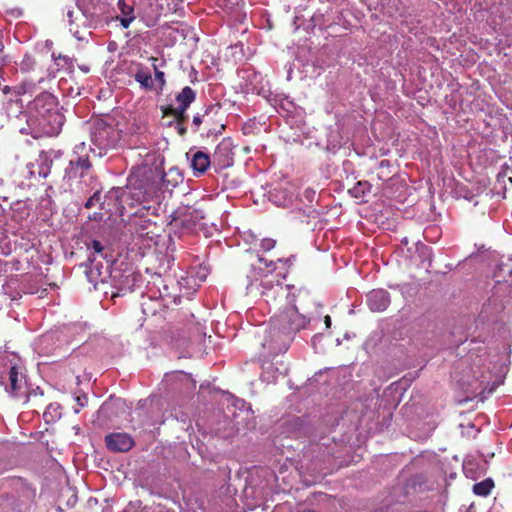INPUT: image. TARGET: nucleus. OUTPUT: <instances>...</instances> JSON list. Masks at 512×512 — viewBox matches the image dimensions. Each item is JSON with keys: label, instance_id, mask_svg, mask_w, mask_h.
<instances>
[{"label": "nucleus", "instance_id": "a878e982", "mask_svg": "<svg viewBox=\"0 0 512 512\" xmlns=\"http://www.w3.org/2000/svg\"><path fill=\"white\" fill-rule=\"evenodd\" d=\"M33 67V60L30 57H26L21 63L22 70H30Z\"/></svg>", "mask_w": 512, "mask_h": 512}, {"label": "nucleus", "instance_id": "412c9836", "mask_svg": "<svg viewBox=\"0 0 512 512\" xmlns=\"http://www.w3.org/2000/svg\"><path fill=\"white\" fill-rule=\"evenodd\" d=\"M193 280H194V269L191 270L190 272H188L186 277H181L178 280V285L180 287L187 289L188 293L190 291L194 292V291H196V289L191 288V286L193 285Z\"/></svg>", "mask_w": 512, "mask_h": 512}, {"label": "nucleus", "instance_id": "58836bf2", "mask_svg": "<svg viewBox=\"0 0 512 512\" xmlns=\"http://www.w3.org/2000/svg\"><path fill=\"white\" fill-rule=\"evenodd\" d=\"M240 404H241V407H242V408H244V407H245V402H243V401H242V402H240Z\"/></svg>", "mask_w": 512, "mask_h": 512}, {"label": "nucleus", "instance_id": "f03ea898", "mask_svg": "<svg viewBox=\"0 0 512 512\" xmlns=\"http://www.w3.org/2000/svg\"><path fill=\"white\" fill-rule=\"evenodd\" d=\"M26 122L35 133L57 135L64 122L59 112L56 97L49 92H42L31 101L26 109Z\"/></svg>", "mask_w": 512, "mask_h": 512}, {"label": "nucleus", "instance_id": "423d86ee", "mask_svg": "<svg viewBox=\"0 0 512 512\" xmlns=\"http://www.w3.org/2000/svg\"><path fill=\"white\" fill-rule=\"evenodd\" d=\"M69 22V30L78 40H86L90 35L88 29L91 27V21L88 16L81 10H68L66 14Z\"/></svg>", "mask_w": 512, "mask_h": 512}, {"label": "nucleus", "instance_id": "f257e3e1", "mask_svg": "<svg viewBox=\"0 0 512 512\" xmlns=\"http://www.w3.org/2000/svg\"><path fill=\"white\" fill-rule=\"evenodd\" d=\"M262 296L265 297L267 304L270 303V298L279 302L287 301V306L271 318L272 330L276 332L277 340L275 345L272 339L269 343L274 351L285 352L289 347L292 334L305 328L310 319L298 312L297 307L292 303L294 298L289 299L288 288L279 283L271 286L268 291H263Z\"/></svg>", "mask_w": 512, "mask_h": 512}, {"label": "nucleus", "instance_id": "39448f33", "mask_svg": "<svg viewBox=\"0 0 512 512\" xmlns=\"http://www.w3.org/2000/svg\"><path fill=\"white\" fill-rule=\"evenodd\" d=\"M119 138V131L103 121L96 122L91 131V140L100 149L115 147Z\"/></svg>", "mask_w": 512, "mask_h": 512}, {"label": "nucleus", "instance_id": "9d476101", "mask_svg": "<svg viewBox=\"0 0 512 512\" xmlns=\"http://www.w3.org/2000/svg\"><path fill=\"white\" fill-rule=\"evenodd\" d=\"M52 165L51 154L47 152H41L34 163L27 165L29 174L31 176L38 175L41 178H45L50 173Z\"/></svg>", "mask_w": 512, "mask_h": 512}, {"label": "nucleus", "instance_id": "1a4fd4ad", "mask_svg": "<svg viewBox=\"0 0 512 512\" xmlns=\"http://www.w3.org/2000/svg\"><path fill=\"white\" fill-rule=\"evenodd\" d=\"M107 447L115 452H126L130 450L134 441L127 433H112L105 438Z\"/></svg>", "mask_w": 512, "mask_h": 512}, {"label": "nucleus", "instance_id": "6ab92c4d", "mask_svg": "<svg viewBox=\"0 0 512 512\" xmlns=\"http://www.w3.org/2000/svg\"><path fill=\"white\" fill-rule=\"evenodd\" d=\"M278 374H280L278 369H275L272 364H269L264 368L261 378L264 382L271 383L277 379Z\"/></svg>", "mask_w": 512, "mask_h": 512}, {"label": "nucleus", "instance_id": "aec40b11", "mask_svg": "<svg viewBox=\"0 0 512 512\" xmlns=\"http://www.w3.org/2000/svg\"><path fill=\"white\" fill-rule=\"evenodd\" d=\"M207 275L208 270L205 267H200L198 271H194V280L191 288L197 289L201 285V283L205 281Z\"/></svg>", "mask_w": 512, "mask_h": 512}, {"label": "nucleus", "instance_id": "4be33fe9", "mask_svg": "<svg viewBox=\"0 0 512 512\" xmlns=\"http://www.w3.org/2000/svg\"><path fill=\"white\" fill-rule=\"evenodd\" d=\"M272 329H273V326L271 323H270L269 331H267V329H264V332H266L267 335L265 336V339H264V342L262 343V345H263V347L268 348L271 351V353L277 354L278 352L274 351L272 349V347L269 346L271 339L273 340L274 344L276 343V340H277V336H276L277 334Z\"/></svg>", "mask_w": 512, "mask_h": 512}, {"label": "nucleus", "instance_id": "4c0bfd02", "mask_svg": "<svg viewBox=\"0 0 512 512\" xmlns=\"http://www.w3.org/2000/svg\"><path fill=\"white\" fill-rule=\"evenodd\" d=\"M267 283H268V281H262V282H261V285H262V286H266V284H267Z\"/></svg>", "mask_w": 512, "mask_h": 512}, {"label": "nucleus", "instance_id": "473e14b6", "mask_svg": "<svg viewBox=\"0 0 512 512\" xmlns=\"http://www.w3.org/2000/svg\"><path fill=\"white\" fill-rule=\"evenodd\" d=\"M177 121H178L179 123H181V122H182V121H179V120H177ZM184 132H185V128H184V127H182V125H181V124H179V133H180V134H184Z\"/></svg>", "mask_w": 512, "mask_h": 512}, {"label": "nucleus", "instance_id": "dca6fc26", "mask_svg": "<svg viewBox=\"0 0 512 512\" xmlns=\"http://www.w3.org/2000/svg\"><path fill=\"white\" fill-rule=\"evenodd\" d=\"M493 487V481L491 479H485L484 481L476 483L473 486V492L479 496H487Z\"/></svg>", "mask_w": 512, "mask_h": 512}, {"label": "nucleus", "instance_id": "bb28decb", "mask_svg": "<svg viewBox=\"0 0 512 512\" xmlns=\"http://www.w3.org/2000/svg\"><path fill=\"white\" fill-rule=\"evenodd\" d=\"M91 248L97 254H101L103 251V246L101 245V243L99 241H96V240H94L92 242Z\"/></svg>", "mask_w": 512, "mask_h": 512}, {"label": "nucleus", "instance_id": "7ed1b4c3", "mask_svg": "<svg viewBox=\"0 0 512 512\" xmlns=\"http://www.w3.org/2000/svg\"><path fill=\"white\" fill-rule=\"evenodd\" d=\"M20 369V359L15 354L0 352V385L12 397L26 395V378Z\"/></svg>", "mask_w": 512, "mask_h": 512}, {"label": "nucleus", "instance_id": "4468645a", "mask_svg": "<svg viewBox=\"0 0 512 512\" xmlns=\"http://www.w3.org/2000/svg\"><path fill=\"white\" fill-rule=\"evenodd\" d=\"M214 161H217L221 167H228L232 164L230 143L222 141L215 149L213 155Z\"/></svg>", "mask_w": 512, "mask_h": 512}, {"label": "nucleus", "instance_id": "2f4dec72", "mask_svg": "<svg viewBox=\"0 0 512 512\" xmlns=\"http://www.w3.org/2000/svg\"><path fill=\"white\" fill-rule=\"evenodd\" d=\"M32 84L29 83V82H25L23 85H22V88H23V91L24 93H26L28 90H29V87L31 86Z\"/></svg>", "mask_w": 512, "mask_h": 512}, {"label": "nucleus", "instance_id": "c756f323", "mask_svg": "<svg viewBox=\"0 0 512 512\" xmlns=\"http://www.w3.org/2000/svg\"><path fill=\"white\" fill-rule=\"evenodd\" d=\"M76 400H77L78 404H79L81 407H83V406L86 404V397H85V396H83V397H80V396H79V397H77V399H76Z\"/></svg>", "mask_w": 512, "mask_h": 512}, {"label": "nucleus", "instance_id": "0eeeda50", "mask_svg": "<svg viewBox=\"0 0 512 512\" xmlns=\"http://www.w3.org/2000/svg\"><path fill=\"white\" fill-rule=\"evenodd\" d=\"M195 97V92L191 87H184L176 97V102L178 105L176 107H167L164 110V114L171 115L179 121L184 120L185 112L189 105L195 100Z\"/></svg>", "mask_w": 512, "mask_h": 512}, {"label": "nucleus", "instance_id": "7c9ffc66", "mask_svg": "<svg viewBox=\"0 0 512 512\" xmlns=\"http://www.w3.org/2000/svg\"><path fill=\"white\" fill-rule=\"evenodd\" d=\"M324 322H325V325L327 328H330L331 326V318L329 315H326L325 318H324Z\"/></svg>", "mask_w": 512, "mask_h": 512}, {"label": "nucleus", "instance_id": "20e7f679", "mask_svg": "<svg viewBox=\"0 0 512 512\" xmlns=\"http://www.w3.org/2000/svg\"><path fill=\"white\" fill-rule=\"evenodd\" d=\"M130 191L125 192L121 188L112 189L108 197L109 198H121V203L125 202L124 198H131L136 203H143L149 199L157 198L158 195V183H148L147 181H141L138 186L135 185L134 180L129 179Z\"/></svg>", "mask_w": 512, "mask_h": 512}, {"label": "nucleus", "instance_id": "f3484780", "mask_svg": "<svg viewBox=\"0 0 512 512\" xmlns=\"http://www.w3.org/2000/svg\"><path fill=\"white\" fill-rule=\"evenodd\" d=\"M135 80L145 89H151L153 87L154 80L150 73L145 70H138L135 74Z\"/></svg>", "mask_w": 512, "mask_h": 512}, {"label": "nucleus", "instance_id": "cd10ccee", "mask_svg": "<svg viewBox=\"0 0 512 512\" xmlns=\"http://www.w3.org/2000/svg\"><path fill=\"white\" fill-rule=\"evenodd\" d=\"M100 197H99V194L98 193H95L92 197H90L87 202L85 203V206L87 208H90L92 207L95 202L99 201Z\"/></svg>", "mask_w": 512, "mask_h": 512}, {"label": "nucleus", "instance_id": "5701e85b", "mask_svg": "<svg viewBox=\"0 0 512 512\" xmlns=\"http://www.w3.org/2000/svg\"><path fill=\"white\" fill-rule=\"evenodd\" d=\"M370 185L367 182H358V184L350 190L353 196L359 197L369 191Z\"/></svg>", "mask_w": 512, "mask_h": 512}, {"label": "nucleus", "instance_id": "6e6552de", "mask_svg": "<svg viewBox=\"0 0 512 512\" xmlns=\"http://www.w3.org/2000/svg\"><path fill=\"white\" fill-rule=\"evenodd\" d=\"M187 159L190 161L194 175L204 174L210 167L211 160L207 153L200 150H190L186 153Z\"/></svg>", "mask_w": 512, "mask_h": 512}, {"label": "nucleus", "instance_id": "f704fd0d", "mask_svg": "<svg viewBox=\"0 0 512 512\" xmlns=\"http://www.w3.org/2000/svg\"><path fill=\"white\" fill-rule=\"evenodd\" d=\"M58 60H63V61H67L66 57H61V56H58V58L55 59V61H58ZM56 65H59L58 62H56Z\"/></svg>", "mask_w": 512, "mask_h": 512}, {"label": "nucleus", "instance_id": "ddd939ff", "mask_svg": "<svg viewBox=\"0 0 512 512\" xmlns=\"http://www.w3.org/2000/svg\"><path fill=\"white\" fill-rule=\"evenodd\" d=\"M134 0H118L117 6L121 14L117 18L124 28H128L135 20Z\"/></svg>", "mask_w": 512, "mask_h": 512}, {"label": "nucleus", "instance_id": "a19ab883", "mask_svg": "<svg viewBox=\"0 0 512 512\" xmlns=\"http://www.w3.org/2000/svg\"><path fill=\"white\" fill-rule=\"evenodd\" d=\"M305 512H314V511H312V510H307V511H305Z\"/></svg>", "mask_w": 512, "mask_h": 512}, {"label": "nucleus", "instance_id": "393cba45", "mask_svg": "<svg viewBox=\"0 0 512 512\" xmlns=\"http://www.w3.org/2000/svg\"><path fill=\"white\" fill-rule=\"evenodd\" d=\"M275 243H276V242H275V240L267 238V239H262V240H261V244H260V246H261V248H262L264 251H269V250H271L272 248H274Z\"/></svg>", "mask_w": 512, "mask_h": 512}, {"label": "nucleus", "instance_id": "c85d7f7f", "mask_svg": "<svg viewBox=\"0 0 512 512\" xmlns=\"http://www.w3.org/2000/svg\"><path fill=\"white\" fill-rule=\"evenodd\" d=\"M207 114V110L205 111V114L204 115H195L194 118H193V125L198 128L200 126V124L203 122V118L205 117V115Z\"/></svg>", "mask_w": 512, "mask_h": 512}, {"label": "nucleus", "instance_id": "f8f14e48", "mask_svg": "<svg viewBox=\"0 0 512 512\" xmlns=\"http://www.w3.org/2000/svg\"><path fill=\"white\" fill-rule=\"evenodd\" d=\"M367 303L372 311H384L390 303V297L383 289L373 290L367 295Z\"/></svg>", "mask_w": 512, "mask_h": 512}, {"label": "nucleus", "instance_id": "a211bd4d", "mask_svg": "<svg viewBox=\"0 0 512 512\" xmlns=\"http://www.w3.org/2000/svg\"><path fill=\"white\" fill-rule=\"evenodd\" d=\"M59 409L60 407L58 404H50L43 415L46 422L55 421L56 419L60 418L61 412Z\"/></svg>", "mask_w": 512, "mask_h": 512}, {"label": "nucleus", "instance_id": "e433bc0d", "mask_svg": "<svg viewBox=\"0 0 512 512\" xmlns=\"http://www.w3.org/2000/svg\"><path fill=\"white\" fill-rule=\"evenodd\" d=\"M81 69H82L85 73H87V72L89 71V69H88L87 67H81Z\"/></svg>", "mask_w": 512, "mask_h": 512}, {"label": "nucleus", "instance_id": "2eb2a0df", "mask_svg": "<svg viewBox=\"0 0 512 512\" xmlns=\"http://www.w3.org/2000/svg\"><path fill=\"white\" fill-rule=\"evenodd\" d=\"M100 264L96 262V258L90 259V265L86 270V275L89 282L93 283L96 287L99 282L104 283L107 278V271L103 272Z\"/></svg>", "mask_w": 512, "mask_h": 512}, {"label": "nucleus", "instance_id": "9b49d317", "mask_svg": "<svg viewBox=\"0 0 512 512\" xmlns=\"http://www.w3.org/2000/svg\"><path fill=\"white\" fill-rule=\"evenodd\" d=\"M90 166L87 158L78 157L76 160L71 159L69 166L65 169V177L69 180L83 178L89 174Z\"/></svg>", "mask_w": 512, "mask_h": 512}, {"label": "nucleus", "instance_id": "b1692460", "mask_svg": "<svg viewBox=\"0 0 512 512\" xmlns=\"http://www.w3.org/2000/svg\"><path fill=\"white\" fill-rule=\"evenodd\" d=\"M152 60V65H153V68L155 70V81L158 82V86L160 89L163 88V86L165 85V75H164V72L162 71H159L157 69V65H156V62H157V59L156 58H151Z\"/></svg>", "mask_w": 512, "mask_h": 512}, {"label": "nucleus", "instance_id": "c9c22d12", "mask_svg": "<svg viewBox=\"0 0 512 512\" xmlns=\"http://www.w3.org/2000/svg\"><path fill=\"white\" fill-rule=\"evenodd\" d=\"M259 262H260V263H264V264H265V266H267V267L269 266V265H268V263H267V261H266V260H264L263 258H260V259H259Z\"/></svg>", "mask_w": 512, "mask_h": 512}, {"label": "nucleus", "instance_id": "ea45409f", "mask_svg": "<svg viewBox=\"0 0 512 512\" xmlns=\"http://www.w3.org/2000/svg\"><path fill=\"white\" fill-rule=\"evenodd\" d=\"M508 181H509L510 183H512V178H511V177H509V178H508Z\"/></svg>", "mask_w": 512, "mask_h": 512}, {"label": "nucleus", "instance_id": "72a5a7b5", "mask_svg": "<svg viewBox=\"0 0 512 512\" xmlns=\"http://www.w3.org/2000/svg\"><path fill=\"white\" fill-rule=\"evenodd\" d=\"M247 292L249 294H251L253 292V284L252 283L247 286Z\"/></svg>", "mask_w": 512, "mask_h": 512}]
</instances>
